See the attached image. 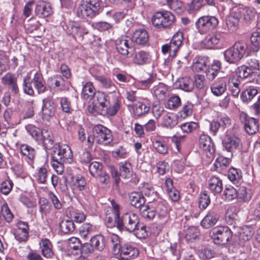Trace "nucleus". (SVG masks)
Here are the masks:
<instances>
[{
    "mask_svg": "<svg viewBox=\"0 0 260 260\" xmlns=\"http://www.w3.org/2000/svg\"><path fill=\"white\" fill-rule=\"evenodd\" d=\"M211 92L215 96L222 95L226 90V80L224 77L219 78L211 85Z\"/></svg>",
    "mask_w": 260,
    "mask_h": 260,
    "instance_id": "6ab92c4d",
    "label": "nucleus"
},
{
    "mask_svg": "<svg viewBox=\"0 0 260 260\" xmlns=\"http://www.w3.org/2000/svg\"><path fill=\"white\" fill-rule=\"evenodd\" d=\"M257 93V90L256 88H248L242 93L241 99L243 101L248 102L250 101Z\"/></svg>",
    "mask_w": 260,
    "mask_h": 260,
    "instance_id": "603ef678",
    "label": "nucleus"
},
{
    "mask_svg": "<svg viewBox=\"0 0 260 260\" xmlns=\"http://www.w3.org/2000/svg\"><path fill=\"white\" fill-rule=\"evenodd\" d=\"M247 49V44L244 41L236 42L233 46L225 50L224 59L230 63H236L243 58Z\"/></svg>",
    "mask_w": 260,
    "mask_h": 260,
    "instance_id": "20e7f679",
    "label": "nucleus"
},
{
    "mask_svg": "<svg viewBox=\"0 0 260 260\" xmlns=\"http://www.w3.org/2000/svg\"><path fill=\"white\" fill-rule=\"evenodd\" d=\"M19 150L21 154L29 160H33L36 154L35 149L31 146L22 144L20 145Z\"/></svg>",
    "mask_w": 260,
    "mask_h": 260,
    "instance_id": "58836bf2",
    "label": "nucleus"
},
{
    "mask_svg": "<svg viewBox=\"0 0 260 260\" xmlns=\"http://www.w3.org/2000/svg\"><path fill=\"white\" fill-rule=\"evenodd\" d=\"M239 117L240 121L244 124V129L246 133L249 135H253L258 131L259 124L257 119L248 117L244 112H242Z\"/></svg>",
    "mask_w": 260,
    "mask_h": 260,
    "instance_id": "ddd939ff",
    "label": "nucleus"
},
{
    "mask_svg": "<svg viewBox=\"0 0 260 260\" xmlns=\"http://www.w3.org/2000/svg\"><path fill=\"white\" fill-rule=\"evenodd\" d=\"M183 40V33L181 31L177 32L173 36L169 44H166L162 46V53L165 54L169 52L171 56L175 55L182 45Z\"/></svg>",
    "mask_w": 260,
    "mask_h": 260,
    "instance_id": "9d476101",
    "label": "nucleus"
},
{
    "mask_svg": "<svg viewBox=\"0 0 260 260\" xmlns=\"http://www.w3.org/2000/svg\"><path fill=\"white\" fill-rule=\"evenodd\" d=\"M43 255L47 258H51L53 255V246L48 239H42L39 243Z\"/></svg>",
    "mask_w": 260,
    "mask_h": 260,
    "instance_id": "cd10ccee",
    "label": "nucleus"
},
{
    "mask_svg": "<svg viewBox=\"0 0 260 260\" xmlns=\"http://www.w3.org/2000/svg\"><path fill=\"white\" fill-rule=\"evenodd\" d=\"M175 16L170 12H157L152 17V22L156 27H167L174 21Z\"/></svg>",
    "mask_w": 260,
    "mask_h": 260,
    "instance_id": "6e6552de",
    "label": "nucleus"
},
{
    "mask_svg": "<svg viewBox=\"0 0 260 260\" xmlns=\"http://www.w3.org/2000/svg\"><path fill=\"white\" fill-rule=\"evenodd\" d=\"M2 83L7 86L14 94L19 92V87L17 84V78L15 74L8 72L4 75L1 79Z\"/></svg>",
    "mask_w": 260,
    "mask_h": 260,
    "instance_id": "dca6fc26",
    "label": "nucleus"
},
{
    "mask_svg": "<svg viewBox=\"0 0 260 260\" xmlns=\"http://www.w3.org/2000/svg\"><path fill=\"white\" fill-rule=\"evenodd\" d=\"M30 75L28 74L23 79V88L24 92L29 95H32L34 93V89L30 82Z\"/></svg>",
    "mask_w": 260,
    "mask_h": 260,
    "instance_id": "4d7b16f0",
    "label": "nucleus"
},
{
    "mask_svg": "<svg viewBox=\"0 0 260 260\" xmlns=\"http://www.w3.org/2000/svg\"><path fill=\"white\" fill-rule=\"evenodd\" d=\"M129 199L131 204L136 208L143 207L145 203V199L143 195L137 192H132L129 196Z\"/></svg>",
    "mask_w": 260,
    "mask_h": 260,
    "instance_id": "7c9ffc66",
    "label": "nucleus"
},
{
    "mask_svg": "<svg viewBox=\"0 0 260 260\" xmlns=\"http://www.w3.org/2000/svg\"><path fill=\"white\" fill-rule=\"evenodd\" d=\"M89 171L90 174L93 177L100 175L103 171V166L98 161H93L89 166Z\"/></svg>",
    "mask_w": 260,
    "mask_h": 260,
    "instance_id": "de8ad7c7",
    "label": "nucleus"
},
{
    "mask_svg": "<svg viewBox=\"0 0 260 260\" xmlns=\"http://www.w3.org/2000/svg\"><path fill=\"white\" fill-rule=\"evenodd\" d=\"M116 47L117 51L121 55L127 58L132 56L133 42L129 37L124 36L117 39L116 41Z\"/></svg>",
    "mask_w": 260,
    "mask_h": 260,
    "instance_id": "f8f14e48",
    "label": "nucleus"
},
{
    "mask_svg": "<svg viewBox=\"0 0 260 260\" xmlns=\"http://www.w3.org/2000/svg\"><path fill=\"white\" fill-rule=\"evenodd\" d=\"M27 132L36 141L39 142V139H41V135L42 134V129H40L39 127L32 125L28 124L26 126Z\"/></svg>",
    "mask_w": 260,
    "mask_h": 260,
    "instance_id": "c03bdc74",
    "label": "nucleus"
},
{
    "mask_svg": "<svg viewBox=\"0 0 260 260\" xmlns=\"http://www.w3.org/2000/svg\"><path fill=\"white\" fill-rule=\"evenodd\" d=\"M229 162L230 160L228 158L222 156H220L216 158L214 162V166L216 170L218 171V169L220 168L227 167L229 165Z\"/></svg>",
    "mask_w": 260,
    "mask_h": 260,
    "instance_id": "69168bd1",
    "label": "nucleus"
},
{
    "mask_svg": "<svg viewBox=\"0 0 260 260\" xmlns=\"http://www.w3.org/2000/svg\"><path fill=\"white\" fill-rule=\"evenodd\" d=\"M95 89L91 82L83 83V88L81 92V96L85 100H91L96 93Z\"/></svg>",
    "mask_w": 260,
    "mask_h": 260,
    "instance_id": "c756f323",
    "label": "nucleus"
},
{
    "mask_svg": "<svg viewBox=\"0 0 260 260\" xmlns=\"http://www.w3.org/2000/svg\"><path fill=\"white\" fill-rule=\"evenodd\" d=\"M120 176L125 179L131 177L133 173L132 165L128 161L121 162L119 165Z\"/></svg>",
    "mask_w": 260,
    "mask_h": 260,
    "instance_id": "ea45409f",
    "label": "nucleus"
},
{
    "mask_svg": "<svg viewBox=\"0 0 260 260\" xmlns=\"http://www.w3.org/2000/svg\"><path fill=\"white\" fill-rule=\"evenodd\" d=\"M140 210L142 216L148 220L152 219L156 215L159 220H166L168 217V209L163 202L151 203L141 207Z\"/></svg>",
    "mask_w": 260,
    "mask_h": 260,
    "instance_id": "f03ea898",
    "label": "nucleus"
},
{
    "mask_svg": "<svg viewBox=\"0 0 260 260\" xmlns=\"http://www.w3.org/2000/svg\"><path fill=\"white\" fill-rule=\"evenodd\" d=\"M149 110L150 104L148 103L138 102L135 105L133 113L136 117L138 118L147 114Z\"/></svg>",
    "mask_w": 260,
    "mask_h": 260,
    "instance_id": "2f4dec72",
    "label": "nucleus"
},
{
    "mask_svg": "<svg viewBox=\"0 0 260 260\" xmlns=\"http://www.w3.org/2000/svg\"><path fill=\"white\" fill-rule=\"evenodd\" d=\"M116 253L119 254V259L129 260L138 256L139 251L136 247L126 244L121 246Z\"/></svg>",
    "mask_w": 260,
    "mask_h": 260,
    "instance_id": "4468645a",
    "label": "nucleus"
},
{
    "mask_svg": "<svg viewBox=\"0 0 260 260\" xmlns=\"http://www.w3.org/2000/svg\"><path fill=\"white\" fill-rule=\"evenodd\" d=\"M209 189L214 193H219L223 188L221 180L216 176H212L208 181Z\"/></svg>",
    "mask_w": 260,
    "mask_h": 260,
    "instance_id": "c85d7f7f",
    "label": "nucleus"
},
{
    "mask_svg": "<svg viewBox=\"0 0 260 260\" xmlns=\"http://www.w3.org/2000/svg\"><path fill=\"white\" fill-rule=\"evenodd\" d=\"M87 182L84 176L78 174L71 178L70 185L75 191H83L87 188Z\"/></svg>",
    "mask_w": 260,
    "mask_h": 260,
    "instance_id": "4be33fe9",
    "label": "nucleus"
},
{
    "mask_svg": "<svg viewBox=\"0 0 260 260\" xmlns=\"http://www.w3.org/2000/svg\"><path fill=\"white\" fill-rule=\"evenodd\" d=\"M92 99V105L88 106V110L91 113L99 112L98 109L101 111L109 106L108 96L103 92L96 91Z\"/></svg>",
    "mask_w": 260,
    "mask_h": 260,
    "instance_id": "1a4fd4ad",
    "label": "nucleus"
},
{
    "mask_svg": "<svg viewBox=\"0 0 260 260\" xmlns=\"http://www.w3.org/2000/svg\"><path fill=\"white\" fill-rule=\"evenodd\" d=\"M219 219L218 215L215 212L210 211L201 221L203 227L208 229L214 226Z\"/></svg>",
    "mask_w": 260,
    "mask_h": 260,
    "instance_id": "bb28decb",
    "label": "nucleus"
},
{
    "mask_svg": "<svg viewBox=\"0 0 260 260\" xmlns=\"http://www.w3.org/2000/svg\"><path fill=\"white\" fill-rule=\"evenodd\" d=\"M81 247V243L79 238L72 237L68 240L69 250H79Z\"/></svg>",
    "mask_w": 260,
    "mask_h": 260,
    "instance_id": "13d9d810",
    "label": "nucleus"
},
{
    "mask_svg": "<svg viewBox=\"0 0 260 260\" xmlns=\"http://www.w3.org/2000/svg\"><path fill=\"white\" fill-rule=\"evenodd\" d=\"M178 123L177 119L173 113H168L163 117L161 124L164 127L171 128Z\"/></svg>",
    "mask_w": 260,
    "mask_h": 260,
    "instance_id": "79ce46f5",
    "label": "nucleus"
},
{
    "mask_svg": "<svg viewBox=\"0 0 260 260\" xmlns=\"http://www.w3.org/2000/svg\"><path fill=\"white\" fill-rule=\"evenodd\" d=\"M35 13L38 17L43 18L51 15L53 11L49 3L40 1L36 4Z\"/></svg>",
    "mask_w": 260,
    "mask_h": 260,
    "instance_id": "412c9836",
    "label": "nucleus"
},
{
    "mask_svg": "<svg viewBox=\"0 0 260 260\" xmlns=\"http://www.w3.org/2000/svg\"><path fill=\"white\" fill-rule=\"evenodd\" d=\"M210 234L214 243L217 244H224L232 237L231 231L227 226H220L214 229Z\"/></svg>",
    "mask_w": 260,
    "mask_h": 260,
    "instance_id": "9b49d317",
    "label": "nucleus"
},
{
    "mask_svg": "<svg viewBox=\"0 0 260 260\" xmlns=\"http://www.w3.org/2000/svg\"><path fill=\"white\" fill-rule=\"evenodd\" d=\"M1 213L5 220L8 222H11L13 219V214L9 209L8 204L5 202L1 206Z\"/></svg>",
    "mask_w": 260,
    "mask_h": 260,
    "instance_id": "6e6d98bb",
    "label": "nucleus"
},
{
    "mask_svg": "<svg viewBox=\"0 0 260 260\" xmlns=\"http://www.w3.org/2000/svg\"><path fill=\"white\" fill-rule=\"evenodd\" d=\"M94 77L100 83L103 88L110 90V92L115 91L116 87L110 78L98 75L94 76Z\"/></svg>",
    "mask_w": 260,
    "mask_h": 260,
    "instance_id": "473e14b6",
    "label": "nucleus"
},
{
    "mask_svg": "<svg viewBox=\"0 0 260 260\" xmlns=\"http://www.w3.org/2000/svg\"><path fill=\"white\" fill-rule=\"evenodd\" d=\"M209 65V59L206 57H199L192 65V69L196 72L206 71Z\"/></svg>",
    "mask_w": 260,
    "mask_h": 260,
    "instance_id": "4c0bfd02",
    "label": "nucleus"
},
{
    "mask_svg": "<svg viewBox=\"0 0 260 260\" xmlns=\"http://www.w3.org/2000/svg\"><path fill=\"white\" fill-rule=\"evenodd\" d=\"M112 207L115 211V218H117V228L122 231L125 229L132 232L139 226V218L137 214L133 212L125 213L122 218L119 217V206L113 200L111 201Z\"/></svg>",
    "mask_w": 260,
    "mask_h": 260,
    "instance_id": "f257e3e1",
    "label": "nucleus"
},
{
    "mask_svg": "<svg viewBox=\"0 0 260 260\" xmlns=\"http://www.w3.org/2000/svg\"><path fill=\"white\" fill-rule=\"evenodd\" d=\"M47 177V171L44 167L40 168L36 176V180L40 183H44Z\"/></svg>",
    "mask_w": 260,
    "mask_h": 260,
    "instance_id": "e2e57ef3",
    "label": "nucleus"
},
{
    "mask_svg": "<svg viewBox=\"0 0 260 260\" xmlns=\"http://www.w3.org/2000/svg\"><path fill=\"white\" fill-rule=\"evenodd\" d=\"M198 230L196 227H189L186 231L185 237L186 240L192 241L196 239L198 236Z\"/></svg>",
    "mask_w": 260,
    "mask_h": 260,
    "instance_id": "338daca9",
    "label": "nucleus"
},
{
    "mask_svg": "<svg viewBox=\"0 0 260 260\" xmlns=\"http://www.w3.org/2000/svg\"><path fill=\"white\" fill-rule=\"evenodd\" d=\"M13 184L10 180H5L3 181L0 185L1 192L5 195L8 194L13 188Z\"/></svg>",
    "mask_w": 260,
    "mask_h": 260,
    "instance_id": "bf43d9fd",
    "label": "nucleus"
},
{
    "mask_svg": "<svg viewBox=\"0 0 260 260\" xmlns=\"http://www.w3.org/2000/svg\"><path fill=\"white\" fill-rule=\"evenodd\" d=\"M237 191V198L239 201L246 202L251 199L250 193L245 186H241L239 187Z\"/></svg>",
    "mask_w": 260,
    "mask_h": 260,
    "instance_id": "a18cd8bd",
    "label": "nucleus"
},
{
    "mask_svg": "<svg viewBox=\"0 0 260 260\" xmlns=\"http://www.w3.org/2000/svg\"><path fill=\"white\" fill-rule=\"evenodd\" d=\"M222 144L227 151L232 152L239 146L240 140L235 135L227 133L222 140Z\"/></svg>",
    "mask_w": 260,
    "mask_h": 260,
    "instance_id": "f3484780",
    "label": "nucleus"
},
{
    "mask_svg": "<svg viewBox=\"0 0 260 260\" xmlns=\"http://www.w3.org/2000/svg\"><path fill=\"white\" fill-rule=\"evenodd\" d=\"M251 43L253 49L257 50L260 48V33L253 32L251 37Z\"/></svg>",
    "mask_w": 260,
    "mask_h": 260,
    "instance_id": "774afa93",
    "label": "nucleus"
},
{
    "mask_svg": "<svg viewBox=\"0 0 260 260\" xmlns=\"http://www.w3.org/2000/svg\"><path fill=\"white\" fill-rule=\"evenodd\" d=\"M119 107V104L117 102H115L112 105H110L109 103V106L106 107L104 109H102L100 112L102 115L107 114L109 116H114L118 111Z\"/></svg>",
    "mask_w": 260,
    "mask_h": 260,
    "instance_id": "49530a36",
    "label": "nucleus"
},
{
    "mask_svg": "<svg viewBox=\"0 0 260 260\" xmlns=\"http://www.w3.org/2000/svg\"><path fill=\"white\" fill-rule=\"evenodd\" d=\"M29 231L27 222L19 221L16 223V228L14 229L15 238L20 242L25 241L28 237Z\"/></svg>",
    "mask_w": 260,
    "mask_h": 260,
    "instance_id": "2eb2a0df",
    "label": "nucleus"
},
{
    "mask_svg": "<svg viewBox=\"0 0 260 260\" xmlns=\"http://www.w3.org/2000/svg\"><path fill=\"white\" fill-rule=\"evenodd\" d=\"M218 24V19L211 16H202L198 19L195 23L197 29L201 34H206L214 29Z\"/></svg>",
    "mask_w": 260,
    "mask_h": 260,
    "instance_id": "0eeeda50",
    "label": "nucleus"
},
{
    "mask_svg": "<svg viewBox=\"0 0 260 260\" xmlns=\"http://www.w3.org/2000/svg\"><path fill=\"white\" fill-rule=\"evenodd\" d=\"M175 86L185 91H190L193 88L194 84L190 78L186 77L177 81Z\"/></svg>",
    "mask_w": 260,
    "mask_h": 260,
    "instance_id": "72a5a7b5",
    "label": "nucleus"
},
{
    "mask_svg": "<svg viewBox=\"0 0 260 260\" xmlns=\"http://www.w3.org/2000/svg\"><path fill=\"white\" fill-rule=\"evenodd\" d=\"M73 157L72 150L68 145L60 143L54 145L52 153V159L71 163Z\"/></svg>",
    "mask_w": 260,
    "mask_h": 260,
    "instance_id": "423d86ee",
    "label": "nucleus"
},
{
    "mask_svg": "<svg viewBox=\"0 0 260 260\" xmlns=\"http://www.w3.org/2000/svg\"><path fill=\"white\" fill-rule=\"evenodd\" d=\"M193 105L190 103H187L183 105L182 110L179 112L180 116L183 118L190 116L192 113Z\"/></svg>",
    "mask_w": 260,
    "mask_h": 260,
    "instance_id": "052dcab7",
    "label": "nucleus"
},
{
    "mask_svg": "<svg viewBox=\"0 0 260 260\" xmlns=\"http://www.w3.org/2000/svg\"><path fill=\"white\" fill-rule=\"evenodd\" d=\"M223 196L224 197L225 200L228 201H232L237 198V189L231 186H227L224 190Z\"/></svg>",
    "mask_w": 260,
    "mask_h": 260,
    "instance_id": "09e8293b",
    "label": "nucleus"
},
{
    "mask_svg": "<svg viewBox=\"0 0 260 260\" xmlns=\"http://www.w3.org/2000/svg\"><path fill=\"white\" fill-rule=\"evenodd\" d=\"M200 148L206 153L207 156H210L214 152L213 143L211 138L207 135L202 134L199 139Z\"/></svg>",
    "mask_w": 260,
    "mask_h": 260,
    "instance_id": "a211bd4d",
    "label": "nucleus"
},
{
    "mask_svg": "<svg viewBox=\"0 0 260 260\" xmlns=\"http://www.w3.org/2000/svg\"><path fill=\"white\" fill-rule=\"evenodd\" d=\"M221 63L219 61L215 60L206 69L205 73L209 81H213L217 76L221 69Z\"/></svg>",
    "mask_w": 260,
    "mask_h": 260,
    "instance_id": "393cba45",
    "label": "nucleus"
},
{
    "mask_svg": "<svg viewBox=\"0 0 260 260\" xmlns=\"http://www.w3.org/2000/svg\"><path fill=\"white\" fill-rule=\"evenodd\" d=\"M151 57L148 52L140 51L135 54L133 62L139 65H143L150 62Z\"/></svg>",
    "mask_w": 260,
    "mask_h": 260,
    "instance_id": "e433bc0d",
    "label": "nucleus"
},
{
    "mask_svg": "<svg viewBox=\"0 0 260 260\" xmlns=\"http://www.w3.org/2000/svg\"><path fill=\"white\" fill-rule=\"evenodd\" d=\"M43 103L42 118L44 120L48 121L55 114V107L54 104L52 101L49 99L43 100Z\"/></svg>",
    "mask_w": 260,
    "mask_h": 260,
    "instance_id": "aec40b11",
    "label": "nucleus"
},
{
    "mask_svg": "<svg viewBox=\"0 0 260 260\" xmlns=\"http://www.w3.org/2000/svg\"><path fill=\"white\" fill-rule=\"evenodd\" d=\"M152 146L156 151L160 154H165L168 152V147L164 141L154 140L152 142Z\"/></svg>",
    "mask_w": 260,
    "mask_h": 260,
    "instance_id": "37998d69",
    "label": "nucleus"
},
{
    "mask_svg": "<svg viewBox=\"0 0 260 260\" xmlns=\"http://www.w3.org/2000/svg\"><path fill=\"white\" fill-rule=\"evenodd\" d=\"M60 227L62 232L66 234L71 233L75 230V224L71 220L62 221L60 223Z\"/></svg>",
    "mask_w": 260,
    "mask_h": 260,
    "instance_id": "3c124183",
    "label": "nucleus"
},
{
    "mask_svg": "<svg viewBox=\"0 0 260 260\" xmlns=\"http://www.w3.org/2000/svg\"><path fill=\"white\" fill-rule=\"evenodd\" d=\"M239 234L240 238L244 241L249 240L253 235L251 228L248 226H243L241 229Z\"/></svg>",
    "mask_w": 260,
    "mask_h": 260,
    "instance_id": "864d4df0",
    "label": "nucleus"
},
{
    "mask_svg": "<svg viewBox=\"0 0 260 260\" xmlns=\"http://www.w3.org/2000/svg\"><path fill=\"white\" fill-rule=\"evenodd\" d=\"M167 90V87L164 84L161 83H159L157 85L153 87L154 93L158 99L164 98Z\"/></svg>",
    "mask_w": 260,
    "mask_h": 260,
    "instance_id": "8fccbe9b",
    "label": "nucleus"
},
{
    "mask_svg": "<svg viewBox=\"0 0 260 260\" xmlns=\"http://www.w3.org/2000/svg\"><path fill=\"white\" fill-rule=\"evenodd\" d=\"M198 254L201 259L206 260L211 258L214 253L210 248H205L199 250Z\"/></svg>",
    "mask_w": 260,
    "mask_h": 260,
    "instance_id": "0e129e2a",
    "label": "nucleus"
},
{
    "mask_svg": "<svg viewBox=\"0 0 260 260\" xmlns=\"http://www.w3.org/2000/svg\"><path fill=\"white\" fill-rule=\"evenodd\" d=\"M113 141V136L111 131L101 124L95 125L92 128V135L87 138L89 145L92 146L94 142L99 144L108 145Z\"/></svg>",
    "mask_w": 260,
    "mask_h": 260,
    "instance_id": "7ed1b4c3",
    "label": "nucleus"
},
{
    "mask_svg": "<svg viewBox=\"0 0 260 260\" xmlns=\"http://www.w3.org/2000/svg\"><path fill=\"white\" fill-rule=\"evenodd\" d=\"M149 36L147 31L145 29H136L133 34L132 41L141 45H145L148 41Z\"/></svg>",
    "mask_w": 260,
    "mask_h": 260,
    "instance_id": "b1692460",
    "label": "nucleus"
},
{
    "mask_svg": "<svg viewBox=\"0 0 260 260\" xmlns=\"http://www.w3.org/2000/svg\"><path fill=\"white\" fill-rule=\"evenodd\" d=\"M93 231L92 225L89 223L83 224L79 228V234L83 238L87 237Z\"/></svg>",
    "mask_w": 260,
    "mask_h": 260,
    "instance_id": "680f3d73",
    "label": "nucleus"
},
{
    "mask_svg": "<svg viewBox=\"0 0 260 260\" xmlns=\"http://www.w3.org/2000/svg\"><path fill=\"white\" fill-rule=\"evenodd\" d=\"M100 8V0H82L78 8V14L83 18L92 17L98 14Z\"/></svg>",
    "mask_w": 260,
    "mask_h": 260,
    "instance_id": "39448f33",
    "label": "nucleus"
},
{
    "mask_svg": "<svg viewBox=\"0 0 260 260\" xmlns=\"http://www.w3.org/2000/svg\"><path fill=\"white\" fill-rule=\"evenodd\" d=\"M41 139H39V142L43 143L47 149H51L53 146V140L52 134L51 132L47 129H42L41 135Z\"/></svg>",
    "mask_w": 260,
    "mask_h": 260,
    "instance_id": "c9c22d12",
    "label": "nucleus"
},
{
    "mask_svg": "<svg viewBox=\"0 0 260 260\" xmlns=\"http://www.w3.org/2000/svg\"><path fill=\"white\" fill-rule=\"evenodd\" d=\"M221 39L219 34H212L208 35L201 42V47L202 48L212 49L217 45Z\"/></svg>",
    "mask_w": 260,
    "mask_h": 260,
    "instance_id": "5701e85b",
    "label": "nucleus"
},
{
    "mask_svg": "<svg viewBox=\"0 0 260 260\" xmlns=\"http://www.w3.org/2000/svg\"><path fill=\"white\" fill-rule=\"evenodd\" d=\"M240 15L238 13L232 12L227 18L226 24L230 32H234L238 28Z\"/></svg>",
    "mask_w": 260,
    "mask_h": 260,
    "instance_id": "a878e982",
    "label": "nucleus"
},
{
    "mask_svg": "<svg viewBox=\"0 0 260 260\" xmlns=\"http://www.w3.org/2000/svg\"><path fill=\"white\" fill-rule=\"evenodd\" d=\"M90 241L93 247L97 250L101 251L105 247V239L101 235H96L92 237Z\"/></svg>",
    "mask_w": 260,
    "mask_h": 260,
    "instance_id": "a19ab883",
    "label": "nucleus"
},
{
    "mask_svg": "<svg viewBox=\"0 0 260 260\" xmlns=\"http://www.w3.org/2000/svg\"><path fill=\"white\" fill-rule=\"evenodd\" d=\"M210 203V198L207 191H204L200 194V200L199 202V207L200 209H205Z\"/></svg>",
    "mask_w": 260,
    "mask_h": 260,
    "instance_id": "5fc2aeb1",
    "label": "nucleus"
},
{
    "mask_svg": "<svg viewBox=\"0 0 260 260\" xmlns=\"http://www.w3.org/2000/svg\"><path fill=\"white\" fill-rule=\"evenodd\" d=\"M237 73L239 78L248 79L249 81L252 78L256 76V72L252 71L245 65L239 67L237 69Z\"/></svg>",
    "mask_w": 260,
    "mask_h": 260,
    "instance_id": "f704fd0d",
    "label": "nucleus"
}]
</instances>
